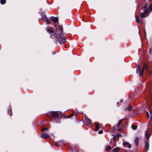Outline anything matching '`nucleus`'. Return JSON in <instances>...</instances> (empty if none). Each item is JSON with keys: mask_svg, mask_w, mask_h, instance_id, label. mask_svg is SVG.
Returning <instances> with one entry per match:
<instances>
[{"mask_svg": "<svg viewBox=\"0 0 152 152\" xmlns=\"http://www.w3.org/2000/svg\"><path fill=\"white\" fill-rule=\"evenodd\" d=\"M143 68V69L147 70L148 69V67L146 64H144V66Z\"/></svg>", "mask_w": 152, "mask_h": 152, "instance_id": "22", "label": "nucleus"}, {"mask_svg": "<svg viewBox=\"0 0 152 152\" xmlns=\"http://www.w3.org/2000/svg\"><path fill=\"white\" fill-rule=\"evenodd\" d=\"M46 22H47V23H48V24H50V22L48 20V19H47V20Z\"/></svg>", "mask_w": 152, "mask_h": 152, "instance_id": "30", "label": "nucleus"}, {"mask_svg": "<svg viewBox=\"0 0 152 152\" xmlns=\"http://www.w3.org/2000/svg\"><path fill=\"white\" fill-rule=\"evenodd\" d=\"M148 131H146L145 133V135L146 137V138L147 139L148 141ZM145 148L146 149V151H147L149 149V143L148 141H145Z\"/></svg>", "mask_w": 152, "mask_h": 152, "instance_id": "2", "label": "nucleus"}, {"mask_svg": "<svg viewBox=\"0 0 152 152\" xmlns=\"http://www.w3.org/2000/svg\"><path fill=\"white\" fill-rule=\"evenodd\" d=\"M145 70V69H143V68L142 69L141 71H140L139 72L140 76H141L142 75L144 71Z\"/></svg>", "mask_w": 152, "mask_h": 152, "instance_id": "18", "label": "nucleus"}, {"mask_svg": "<svg viewBox=\"0 0 152 152\" xmlns=\"http://www.w3.org/2000/svg\"><path fill=\"white\" fill-rule=\"evenodd\" d=\"M150 113H152V111H150Z\"/></svg>", "mask_w": 152, "mask_h": 152, "instance_id": "33", "label": "nucleus"}, {"mask_svg": "<svg viewBox=\"0 0 152 152\" xmlns=\"http://www.w3.org/2000/svg\"><path fill=\"white\" fill-rule=\"evenodd\" d=\"M123 145L124 147H128L129 148H130L131 147V145L127 142H124L123 143Z\"/></svg>", "mask_w": 152, "mask_h": 152, "instance_id": "7", "label": "nucleus"}, {"mask_svg": "<svg viewBox=\"0 0 152 152\" xmlns=\"http://www.w3.org/2000/svg\"><path fill=\"white\" fill-rule=\"evenodd\" d=\"M149 9L151 10H152V4L150 6Z\"/></svg>", "mask_w": 152, "mask_h": 152, "instance_id": "26", "label": "nucleus"}, {"mask_svg": "<svg viewBox=\"0 0 152 152\" xmlns=\"http://www.w3.org/2000/svg\"><path fill=\"white\" fill-rule=\"evenodd\" d=\"M103 132V130H99V132H98V133L99 134H101Z\"/></svg>", "mask_w": 152, "mask_h": 152, "instance_id": "25", "label": "nucleus"}, {"mask_svg": "<svg viewBox=\"0 0 152 152\" xmlns=\"http://www.w3.org/2000/svg\"><path fill=\"white\" fill-rule=\"evenodd\" d=\"M145 7H145V6L144 7V8H145Z\"/></svg>", "mask_w": 152, "mask_h": 152, "instance_id": "35", "label": "nucleus"}, {"mask_svg": "<svg viewBox=\"0 0 152 152\" xmlns=\"http://www.w3.org/2000/svg\"><path fill=\"white\" fill-rule=\"evenodd\" d=\"M123 102V100H120V102H121H121Z\"/></svg>", "mask_w": 152, "mask_h": 152, "instance_id": "32", "label": "nucleus"}, {"mask_svg": "<svg viewBox=\"0 0 152 152\" xmlns=\"http://www.w3.org/2000/svg\"><path fill=\"white\" fill-rule=\"evenodd\" d=\"M139 138L138 137H136L135 139L134 142L136 146H137L138 145Z\"/></svg>", "mask_w": 152, "mask_h": 152, "instance_id": "13", "label": "nucleus"}, {"mask_svg": "<svg viewBox=\"0 0 152 152\" xmlns=\"http://www.w3.org/2000/svg\"><path fill=\"white\" fill-rule=\"evenodd\" d=\"M8 113L9 114H10V116H11L12 115L11 109L9 110H8Z\"/></svg>", "mask_w": 152, "mask_h": 152, "instance_id": "23", "label": "nucleus"}, {"mask_svg": "<svg viewBox=\"0 0 152 152\" xmlns=\"http://www.w3.org/2000/svg\"><path fill=\"white\" fill-rule=\"evenodd\" d=\"M56 27V37L58 40L59 43H64L65 42V36L63 33V27L61 26Z\"/></svg>", "mask_w": 152, "mask_h": 152, "instance_id": "1", "label": "nucleus"}, {"mask_svg": "<svg viewBox=\"0 0 152 152\" xmlns=\"http://www.w3.org/2000/svg\"><path fill=\"white\" fill-rule=\"evenodd\" d=\"M59 112L52 111L49 113L48 115L50 116H52L54 117H57L59 116Z\"/></svg>", "mask_w": 152, "mask_h": 152, "instance_id": "4", "label": "nucleus"}, {"mask_svg": "<svg viewBox=\"0 0 152 152\" xmlns=\"http://www.w3.org/2000/svg\"><path fill=\"white\" fill-rule=\"evenodd\" d=\"M120 150V148L119 147H117L114 148L113 151L114 152H119Z\"/></svg>", "mask_w": 152, "mask_h": 152, "instance_id": "14", "label": "nucleus"}, {"mask_svg": "<svg viewBox=\"0 0 152 152\" xmlns=\"http://www.w3.org/2000/svg\"><path fill=\"white\" fill-rule=\"evenodd\" d=\"M148 9H145L143 12L140 13L141 18H144L147 16L148 14Z\"/></svg>", "mask_w": 152, "mask_h": 152, "instance_id": "5", "label": "nucleus"}, {"mask_svg": "<svg viewBox=\"0 0 152 152\" xmlns=\"http://www.w3.org/2000/svg\"><path fill=\"white\" fill-rule=\"evenodd\" d=\"M72 116V115H71V116H70L69 118L71 117Z\"/></svg>", "mask_w": 152, "mask_h": 152, "instance_id": "34", "label": "nucleus"}, {"mask_svg": "<svg viewBox=\"0 0 152 152\" xmlns=\"http://www.w3.org/2000/svg\"><path fill=\"white\" fill-rule=\"evenodd\" d=\"M118 131H120V129H118Z\"/></svg>", "mask_w": 152, "mask_h": 152, "instance_id": "37", "label": "nucleus"}, {"mask_svg": "<svg viewBox=\"0 0 152 152\" xmlns=\"http://www.w3.org/2000/svg\"><path fill=\"white\" fill-rule=\"evenodd\" d=\"M132 129L133 130H136L137 129V126L135 125H132Z\"/></svg>", "mask_w": 152, "mask_h": 152, "instance_id": "20", "label": "nucleus"}, {"mask_svg": "<svg viewBox=\"0 0 152 152\" xmlns=\"http://www.w3.org/2000/svg\"><path fill=\"white\" fill-rule=\"evenodd\" d=\"M111 149V147L109 145H108L106 148V150L107 151H109Z\"/></svg>", "mask_w": 152, "mask_h": 152, "instance_id": "21", "label": "nucleus"}, {"mask_svg": "<svg viewBox=\"0 0 152 152\" xmlns=\"http://www.w3.org/2000/svg\"><path fill=\"white\" fill-rule=\"evenodd\" d=\"M85 123L86 125L88 126H91V120L87 117L85 119Z\"/></svg>", "mask_w": 152, "mask_h": 152, "instance_id": "6", "label": "nucleus"}, {"mask_svg": "<svg viewBox=\"0 0 152 152\" xmlns=\"http://www.w3.org/2000/svg\"><path fill=\"white\" fill-rule=\"evenodd\" d=\"M117 136L118 137H121L122 135L121 134H119L117 135Z\"/></svg>", "mask_w": 152, "mask_h": 152, "instance_id": "29", "label": "nucleus"}, {"mask_svg": "<svg viewBox=\"0 0 152 152\" xmlns=\"http://www.w3.org/2000/svg\"><path fill=\"white\" fill-rule=\"evenodd\" d=\"M136 20L137 23H140V20L139 17L138 15H137L136 17Z\"/></svg>", "mask_w": 152, "mask_h": 152, "instance_id": "16", "label": "nucleus"}, {"mask_svg": "<svg viewBox=\"0 0 152 152\" xmlns=\"http://www.w3.org/2000/svg\"><path fill=\"white\" fill-rule=\"evenodd\" d=\"M140 71V66L139 64H138L137 66V68L136 72L137 73H139V72Z\"/></svg>", "mask_w": 152, "mask_h": 152, "instance_id": "15", "label": "nucleus"}, {"mask_svg": "<svg viewBox=\"0 0 152 152\" xmlns=\"http://www.w3.org/2000/svg\"><path fill=\"white\" fill-rule=\"evenodd\" d=\"M48 130V129L47 128H42V132H43L45 130Z\"/></svg>", "mask_w": 152, "mask_h": 152, "instance_id": "27", "label": "nucleus"}, {"mask_svg": "<svg viewBox=\"0 0 152 152\" xmlns=\"http://www.w3.org/2000/svg\"><path fill=\"white\" fill-rule=\"evenodd\" d=\"M146 116L148 118L149 116L148 112V111L146 112Z\"/></svg>", "mask_w": 152, "mask_h": 152, "instance_id": "28", "label": "nucleus"}, {"mask_svg": "<svg viewBox=\"0 0 152 152\" xmlns=\"http://www.w3.org/2000/svg\"><path fill=\"white\" fill-rule=\"evenodd\" d=\"M100 128V124L99 123H96L95 124V129L96 131H98Z\"/></svg>", "mask_w": 152, "mask_h": 152, "instance_id": "12", "label": "nucleus"}, {"mask_svg": "<svg viewBox=\"0 0 152 152\" xmlns=\"http://www.w3.org/2000/svg\"><path fill=\"white\" fill-rule=\"evenodd\" d=\"M41 137L43 139H47L49 138L50 136L47 134L43 133L41 134Z\"/></svg>", "mask_w": 152, "mask_h": 152, "instance_id": "8", "label": "nucleus"}, {"mask_svg": "<svg viewBox=\"0 0 152 152\" xmlns=\"http://www.w3.org/2000/svg\"><path fill=\"white\" fill-rule=\"evenodd\" d=\"M118 103H119V102H118L117 103V104H118Z\"/></svg>", "mask_w": 152, "mask_h": 152, "instance_id": "36", "label": "nucleus"}, {"mask_svg": "<svg viewBox=\"0 0 152 152\" xmlns=\"http://www.w3.org/2000/svg\"><path fill=\"white\" fill-rule=\"evenodd\" d=\"M41 19L43 21L46 22L47 20V18L45 15H44L41 17Z\"/></svg>", "mask_w": 152, "mask_h": 152, "instance_id": "11", "label": "nucleus"}, {"mask_svg": "<svg viewBox=\"0 0 152 152\" xmlns=\"http://www.w3.org/2000/svg\"><path fill=\"white\" fill-rule=\"evenodd\" d=\"M64 144L62 141H58L55 143V145L58 147H59L60 146Z\"/></svg>", "mask_w": 152, "mask_h": 152, "instance_id": "9", "label": "nucleus"}, {"mask_svg": "<svg viewBox=\"0 0 152 152\" xmlns=\"http://www.w3.org/2000/svg\"><path fill=\"white\" fill-rule=\"evenodd\" d=\"M149 52H150V53H151V49L149 50Z\"/></svg>", "mask_w": 152, "mask_h": 152, "instance_id": "31", "label": "nucleus"}, {"mask_svg": "<svg viewBox=\"0 0 152 152\" xmlns=\"http://www.w3.org/2000/svg\"><path fill=\"white\" fill-rule=\"evenodd\" d=\"M47 31L50 34V37L52 38H54L56 37V33L53 32V28L50 27L47 29Z\"/></svg>", "mask_w": 152, "mask_h": 152, "instance_id": "3", "label": "nucleus"}, {"mask_svg": "<svg viewBox=\"0 0 152 152\" xmlns=\"http://www.w3.org/2000/svg\"><path fill=\"white\" fill-rule=\"evenodd\" d=\"M132 107L131 106H129L125 108V110L127 111H130L132 110Z\"/></svg>", "mask_w": 152, "mask_h": 152, "instance_id": "17", "label": "nucleus"}, {"mask_svg": "<svg viewBox=\"0 0 152 152\" xmlns=\"http://www.w3.org/2000/svg\"><path fill=\"white\" fill-rule=\"evenodd\" d=\"M6 0H0V3L2 4H4Z\"/></svg>", "mask_w": 152, "mask_h": 152, "instance_id": "19", "label": "nucleus"}, {"mask_svg": "<svg viewBox=\"0 0 152 152\" xmlns=\"http://www.w3.org/2000/svg\"><path fill=\"white\" fill-rule=\"evenodd\" d=\"M122 121V120H120L118 122V127L119 126V125H120V124L121 123Z\"/></svg>", "mask_w": 152, "mask_h": 152, "instance_id": "24", "label": "nucleus"}, {"mask_svg": "<svg viewBox=\"0 0 152 152\" xmlns=\"http://www.w3.org/2000/svg\"><path fill=\"white\" fill-rule=\"evenodd\" d=\"M51 20L54 23H56L58 22V18L56 17H53L51 18Z\"/></svg>", "mask_w": 152, "mask_h": 152, "instance_id": "10", "label": "nucleus"}]
</instances>
